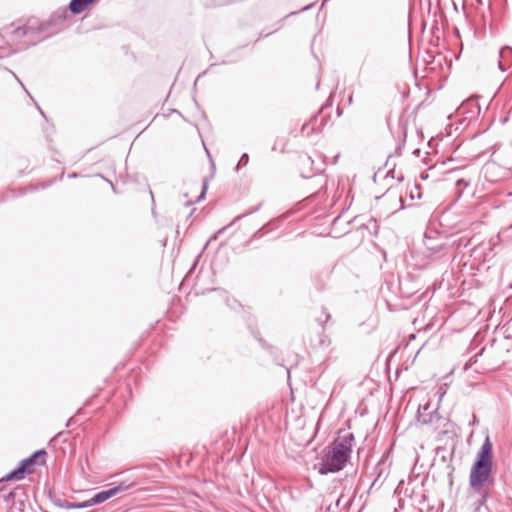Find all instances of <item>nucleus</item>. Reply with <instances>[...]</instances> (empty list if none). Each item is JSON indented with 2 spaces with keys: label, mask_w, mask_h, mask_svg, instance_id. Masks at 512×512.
Masks as SVG:
<instances>
[{
  "label": "nucleus",
  "mask_w": 512,
  "mask_h": 512,
  "mask_svg": "<svg viewBox=\"0 0 512 512\" xmlns=\"http://www.w3.org/2000/svg\"><path fill=\"white\" fill-rule=\"evenodd\" d=\"M470 185V181L460 178L456 181V194L458 197H461L464 189Z\"/></svg>",
  "instance_id": "13"
},
{
  "label": "nucleus",
  "mask_w": 512,
  "mask_h": 512,
  "mask_svg": "<svg viewBox=\"0 0 512 512\" xmlns=\"http://www.w3.org/2000/svg\"><path fill=\"white\" fill-rule=\"evenodd\" d=\"M355 444L354 434L349 431H340L337 438L324 451L319 463L318 472L321 475L341 471L350 459Z\"/></svg>",
  "instance_id": "2"
},
{
  "label": "nucleus",
  "mask_w": 512,
  "mask_h": 512,
  "mask_svg": "<svg viewBox=\"0 0 512 512\" xmlns=\"http://www.w3.org/2000/svg\"><path fill=\"white\" fill-rule=\"evenodd\" d=\"M512 50L509 47H504L499 50V55L501 58H504L507 54H511Z\"/></svg>",
  "instance_id": "19"
},
{
  "label": "nucleus",
  "mask_w": 512,
  "mask_h": 512,
  "mask_svg": "<svg viewBox=\"0 0 512 512\" xmlns=\"http://www.w3.org/2000/svg\"><path fill=\"white\" fill-rule=\"evenodd\" d=\"M134 484H127L125 482H120L117 485H114L106 490H102L96 493L92 498L89 499L90 507L93 505H97L105 502L113 496L118 495L119 493L125 492L132 488Z\"/></svg>",
  "instance_id": "7"
},
{
  "label": "nucleus",
  "mask_w": 512,
  "mask_h": 512,
  "mask_svg": "<svg viewBox=\"0 0 512 512\" xmlns=\"http://www.w3.org/2000/svg\"><path fill=\"white\" fill-rule=\"evenodd\" d=\"M249 162V155L247 153H243L240 157L238 164L236 166V170H239L241 166H246Z\"/></svg>",
  "instance_id": "17"
},
{
  "label": "nucleus",
  "mask_w": 512,
  "mask_h": 512,
  "mask_svg": "<svg viewBox=\"0 0 512 512\" xmlns=\"http://www.w3.org/2000/svg\"><path fill=\"white\" fill-rule=\"evenodd\" d=\"M322 170H323L322 168H317L313 174H311V175H306V174L302 173V176H303L304 178H310V177H312V176H317V177H319L321 180H323L324 178H323V176L321 175Z\"/></svg>",
  "instance_id": "18"
},
{
  "label": "nucleus",
  "mask_w": 512,
  "mask_h": 512,
  "mask_svg": "<svg viewBox=\"0 0 512 512\" xmlns=\"http://www.w3.org/2000/svg\"><path fill=\"white\" fill-rule=\"evenodd\" d=\"M477 422L476 416H474L473 424Z\"/></svg>",
  "instance_id": "31"
},
{
  "label": "nucleus",
  "mask_w": 512,
  "mask_h": 512,
  "mask_svg": "<svg viewBox=\"0 0 512 512\" xmlns=\"http://www.w3.org/2000/svg\"><path fill=\"white\" fill-rule=\"evenodd\" d=\"M46 455L47 452L44 449L35 451L32 455L23 459L17 468L13 469L1 480L10 481L23 479L27 473H32V466L45 464Z\"/></svg>",
  "instance_id": "5"
},
{
  "label": "nucleus",
  "mask_w": 512,
  "mask_h": 512,
  "mask_svg": "<svg viewBox=\"0 0 512 512\" xmlns=\"http://www.w3.org/2000/svg\"><path fill=\"white\" fill-rule=\"evenodd\" d=\"M227 227H223L222 229H219V231L217 232V234L221 233L222 231H224Z\"/></svg>",
  "instance_id": "29"
},
{
  "label": "nucleus",
  "mask_w": 512,
  "mask_h": 512,
  "mask_svg": "<svg viewBox=\"0 0 512 512\" xmlns=\"http://www.w3.org/2000/svg\"><path fill=\"white\" fill-rule=\"evenodd\" d=\"M208 189V178L205 177L202 181V190L200 195L197 197L196 202H199L205 198L206 192Z\"/></svg>",
  "instance_id": "16"
},
{
  "label": "nucleus",
  "mask_w": 512,
  "mask_h": 512,
  "mask_svg": "<svg viewBox=\"0 0 512 512\" xmlns=\"http://www.w3.org/2000/svg\"><path fill=\"white\" fill-rule=\"evenodd\" d=\"M330 314L329 313H326V319H325V322H327L329 319H330Z\"/></svg>",
  "instance_id": "26"
},
{
  "label": "nucleus",
  "mask_w": 512,
  "mask_h": 512,
  "mask_svg": "<svg viewBox=\"0 0 512 512\" xmlns=\"http://www.w3.org/2000/svg\"><path fill=\"white\" fill-rule=\"evenodd\" d=\"M474 241V237H470L468 234L464 235H453L448 238L445 242H442L437 245H429L426 244L427 250L430 252L429 256L432 260L441 259L448 254V250L451 248H466Z\"/></svg>",
  "instance_id": "4"
},
{
  "label": "nucleus",
  "mask_w": 512,
  "mask_h": 512,
  "mask_svg": "<svg viewBox=\"0 0 512 512\" xmlns=\"http://www.w3.org/2000/svg\"><path fill=\"white\" fill-rule=\"evenodd\" d=\"M327 279H328V274L318 275L317 277H315V279H314L315 288L320 292L324 291L326 288Z\"/></svg>",
  "instance_id": "11"
},
{
  "label": "nucleus",
  "mask_w": 512,
  "mask_h": 512,
  "mask_svg": "<svg viewBox=\"0 0 512 512\" xmlns=\"http://www.w3.org/2000/svg\"><path fill=\"white\" fill-rule=\"evenodd\" d=\"M498 67H499V69H500L501 71H505V68H504L503 63H502V61H501V60H499V61H498Z\"/></svg>",
  "instance_id": "23"
},
{
  "label": "nucleus",
  "mask_w": 512,
  "mask_h": 512,
  "mask_svg": "<svg viewBox=\"0 0 512 512\" xmlns=\"http://www.w3.org/2000/svg\"><path fill=\"white\" fill-rule=\"evenodd\" d=\"M13 496H14V493L11 491V492H9V494L7 495V497H6V498H7V499H10V498H12Z\"/></svg>",
  "instance_id": "24"
},
{
  "label": "nucleus",
  "mask_w": 512,
  "mask_h": 512,
  "mask_svg": "<svg viewBox=\"0 0 512 512\" xmlns=\"http://www.w3.org/2000/svg\"><path fill=\"white\" fill-rule=\"evenodd\" d=\"M3 30L17 52L37 44L41 40L39 34L44 30V27L41 24L36 25L31 22L15 27L14 23H12Z\"/></svg>",
  "instance_id": "3"
},
{
  "label": "nucleus",
  "mask_w": 512,
  "mask_h": 512,
  "mask_svg": "<svg viewBox=\"0 0 512 512\" xmlns=\"http://www.w3.org/2000/svg\"><path fill=\"white\" fill-rule=\"evenodd\" d=\"M428 408H429L428 406H424L423 411H421V408H419L418 414H417L418 422L425 424V425L432 424L434 422V419L438 418L433 413H426Z\"/></svg>",
  "instance_id": "9"
},
{
  "label": "nucleus",
  "mask_w": 512,
  "mask_h": 512,
  "mask_svg": "<svg viewBox=\"0 0 512 512\" xmlns=\"http://www.w3.org/2000/svg\"><path fill=\"white\" fill-rule=\"evenodd\" d=\"M54 17L59 18L60 20L64 21L66 19V10H63L61 12H56L54 14Z\"/></svg>",
  "instance_id": "21"
},
{
  "label": "nucleus",
  "mask_w": 512,
  "mask_h": 512,
  "mask_svg": "<svg viewBox=\"0 0 512 512\" xmlns=\"http://www.w3.org/2000/svg\"><path fill=\"white\" fill-rule=\"evenodd\" d=\"M311 6H312V5H307V6H305L304 8H302L300 11L308 10V9H310V7H311Z\"/></svg>",
  "instance_id": "25"
},
{
  "label": "nucleus",
  "mask_w": 512,
  "mask_h": 512,
  "mask_svg": "<svg viewBox=\"0 0 512 512\" xmlns=\"http://www.w3.org/2000/svg\"><path fill=\"white\" fill-rule=\"evenodd\" d=\"M39 111H40L41 115H43L45 117L44 112L40 108H39Z\"/></svg>",
  "instance_id": "30"
},
{
  "label": "nucleus",
  "mask_w": 512,
  "mask_h": 512,
  "mask_svg": "<svg viewBox=\"0 0 512 512\" xmlns=\"http://www.w3.org/2000/svg\"><path fill=\"white\" fill-rule=\"evenodd\" d=\"M302 164H303V165L313 164V160L311 159V157H310V156H307L306 158H304V159L302 160Z\"/></svg>",
  "instance_id": "22"
},
{
  "label": "nucleus",
  "mask_w": 512,
  "mask_h": 512,
  "mask_svg": "<svg viewBox=\"0 0 512 512\" xmlns=\"http://www.w3.org/2000/svg\"><path fill=\"white\" fill-rule=\"evenodd\" d=\"M16 50L12 47L0 46V59L6 58L14 54Z\"/></svg>",
  "instance_id": "15"
},
{
  "label": "nucleus",
  "mask_w": 512,
  "mask_h": 512,
  "mask_svg": "<svg viewBox=\"0 0 512 512\" xmlns=\"http://www.w3.org/2000/svg\"><path fill=\"white\" fill-rule=\"evenodd\" d=\"M258 209H259V206H256L255 208H253V209H252V210H250L249 212H247V213H245V214H243V215L237 216V217L234 219V221H233L229 226H231L233 223H235L237 220L241 219L242 217H245V216H247V215H249V214H251V213H253V212L257 211Z\"/></svg>",
  "instance_id": "20"
},
{
  "label": "nucleus",
  "mask_w": 512,
  "mask_h": 512,
  "mask_svg": "<svg viewBox=\"0 0 512 512\" xmlns=\"http://www.w3.org/2000/svg\"><path fill=\"white\" fill-rule=\"evenodd\" d=\"M353 498L354 496L348 498L345 500V497L344 495L342 494L336 501V506L343 509V510H346V512H348V508L349 506L351 505L352 501H353Z\"/></svg>",
  "instance_id": "12"
},
{
  "label": "nucleus",
  "mask_w": 512,
  "mask_h": 512,
  "mask_svg": "<svg viewBox=\"0 0 512 512\" xmlns=\"http://www.w3.org/2000/svg\"><path fill=\"white\" fill-rule=\"evenodd\" d=\"M47 495H48L49 500L56 507L65 509V504H67V502H68L67 500L62 499L59 495H57L56 493H54L51 490L48 491Z\"/></svg>",
  "instance_id": "10"
},
{
  "label": "nucleus",
  "mask_w": 512,
  "mask_h": 512,
  "mask_svg": "<svg viewBox=\"0 0 512 512\" xmlns=\"http://www.w3.org/2000/svg\"><path fill=\"white\" fill-rule=\"evenodd\" d=\"M492 470L493 445L490 437L487 435L476 455L469 475V487L471 492L480 495V498L474 504L476 510H479L489 499V494L485 491V488L489 486Z\"/></svg>",
  "instance_id": "1"
},
{
  "label": "nucleus",
  "mask_w": 512,
  "mask_h": 512,
  "mask_svg": "<svg viewBox=\"0 0 512 512\" xmlns=\"http://www.w3.org/2000/svg\"><path fill=\"white\" fill-rule=\"evenodd\" d=\"M12 74H13V77H15V78L18 80V82L23 86V84L21 83V81L17 78L16 74H14V73H12Z\"/></svg>",
  "instance_id": "27"
},
{
  "label": "nucleus",
  "mask_w": 512,
  "mask_h": 512,
  "mask_svg": "<svg viewBox=\"0 0 512 512\" xmlns=\"http://www.w3.org/2000/svg\"><path fill=\"white\" fill-rule=\"evenodd\" d=\"M297 13H298V12H291V13H289L286 17H289V16H291V15H295V14H297Z\"/></svg>",
  "instance_id": "28"
},
{
  "label": "nucleus",
  "mask_w": 512,
  "mask_h": 512,
  "mask_svg": "<svg viewBox=\"0 0 512 512\" xmlns=\"http://www.w3.org/2000/svg\"><path fill=\"white\" fill-rule=\"evenodd\" d=\"M391 462L389 461V452H385L377 464L374 466L371 475L374 477L373 482L370 486V490L375 487H381L384 480L390 473Z\"/></svg>",
  "instance_id": "6"
},
{
  "label": "nucleus",
  "mask_w": 512,
  "mask_h": 512,
  "mask_svg": "<svg viewBox=\"0 0 512 512\" xmlns=\"http://www.w3.org/2000/svg\"><path fill=\"white\" fill-rule=\"evenodd\" d=\"M87 507H90L89 500L80 503H72L68 501L67 504H65V509H84Z\"/></svg>",
  "instance_id": "14"
},
{
  "label": "nucleus",
  "mask_w": 512,
  "mask_h": 512,
  "mask_svg": "<svg viewBox=\"0 0 512 512\" xmlns=\"http://www.w3.org/2000/svg\"><path fill=\"white\" fill-rule=\"evenodd\" d=\"M94 0H71L69 9L72 14L78 15L82 13Z\"/></svg>",
  "instance_id": "8"
}]
</instances>
